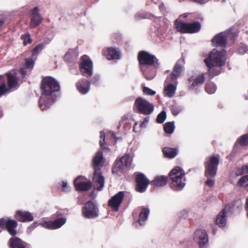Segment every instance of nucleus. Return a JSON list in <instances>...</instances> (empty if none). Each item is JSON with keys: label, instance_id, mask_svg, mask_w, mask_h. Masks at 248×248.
<instances>
[{"label": "nucleus", "instance_id": "obj_1", "mask_svg": "<svg viewBox=\"0 0 248 248\" xmlns=\"http://www.w3.org/2000/svg\"><path fill=\"white\" fill-rule=\"evenodd\" d=\"M42 94L39 100L40 108L44 110L49 108L55 98V93L60 89L58 82L53 78L46 77L41 83Z\"/></svg>", "mask_w": 248, "mask_h": 248}, {"label": "nucleus", "instance_id": "obj_2", "mask_svg": "<svg viewBox=\"0 0 248 248\" xmlns=\"http://www.w3.org/2000/svg\"><path fill=\"white\" fill-rule=\"evenodd\" d=\"M225 55L224 50L218 51L216 49H213L208 57L204 60V62L208 68V73L211 78L220 73V67L225 64Z\"/></svg>", "mask_w": 248, "mask_h": 248}, {"label": "nucleus", "instance_id": "obj_3", "mask_svg": "<svg viewBox=\"0 0 248 248\" xmlns=\"http://www.w3.org/2000/svg\"><path fill=\"white\" fill-rule=\"evenodd\" d=\"M104 158L103 153L98 151L93 157V159L94 173L93 180L94 187L98 190H101L104 186L105 180L101 172V168L103 165Z\"/></svg>", "mask_w": 248, "mask_h": 248}, {"label": "nucleus", "instance_id": "obj_4", "mask_svg": "<svg viewBox=\"0 0 248 248\" xmlns=\"http://www.w3.org/2000/svg\"><path fill=\"white\" fill-rule=\"evenodd\" d=\"M138 60L140 63V68L147 80H151L154 78L155 74L153 73L151 76H148L146 73L147 68L149 67H156L158 65L156 58L154 56L146 51L140 52L138 55Z\"/></svg>", "mask_w": 248, "mask_h": 248}, {"label": "nucleus", "instance_id": "obj_5", "mask_svg": "<svg viewBox=\"0 0 248 248\" xmlns=\"http://www.w3.org/2000/svg\"><path fill=\"white\" fill-rule=\"evenodd\" d=\"M169 176L172 182L171 188L175 191L181 190L186 185V178L183 170L176 167L170 173Z\"/></svg>", "mask_w": 248, "mask_h": 248}, {"label": "nucleus", "instance_id": "obj_6", "mask_svg": "<svg viewBox=\"0 0 248 248\" xmlns=\"http://www.w3.org/2000/svg\"><path fill=\"white\" fill-rule=\"evenodd\" d=\"M8 79V86L5 83V79L3 76H0V96L4 93L9 92L10 89L16 88L17 86V79L13 72L7 74Z\"/></svg>", "mask_w": 248, "mask_h": 248}, {"label": "nucleus", "instance_id": "obj_7", "mask_svg": "<svg viewBox=\"0 0 248 248\" xmlns=\"http://www.w3.org/2000/svg\"><path fill=\"white\" fill-rule=\"evenodd\" d=\"M175 26L177 31L183 33H193L198 32L201 28L198 22L186 23L177 19L175 21Z\"/></svg>", "mask_w": 248, "mask_h": 248}, {"label": "nucleus", "instance_id": "obj_8", "mask_svg": "<svg viewBox=\"0 0 248 248\" xmlns=\"http://www.w3.org/2000/svg\"><path fill=\"white\" fill-rule=\"evenodd\" d=\"M218 163V155H214L207 158L205 164L206 177H214L216 176Z\"/></svg>", "mask_w": 248, "mask_h": 248}, {"label": "nucleus", "instance_id": "obj_9", "mask_svg": "<svg viewBox=\"0 0 248 248\" xmlns=\"http://www.w3.org/2000/svg\"><path fill=\"white\" fill-rule=\"evenodd\" d=\"M134 108L137 112L145 115H149L153 111L154 107L148 101L141 97H138L135 101Z\"/></svg>", "mask_w": 248, "mask_h": 248}, {"label": "nucleus", "instance_id": "obj_10", "mask_svg": "<svg viewBox=\"0 0 248 248\" xmlns=\"http://www.w3.org/2000/svg\"><path fill=\"white\" fill-rule=\"evenodd\" d=\"M83 216L88 218H94L98 216V209L92 201H89L82 208Z\"/></svg>", "mask_w": 248, "mask_h": 248}, {"label": "nucleus", "instance_id": "obj_11", "mask_svg": "<svg viewBox=\"0 0 248 248\" xmlns=\"http://www.w3.org/2000/svg\"><path fill=\"white\" fill-rule=\"evenodd\" d=\"M132 162L130 156L128 155H125L120 160H116L115 162V166L112 169L114 173L118 174L124 169V167L129 166Z\"/></svg>", "mask_w": 248, "mask_h": 248}, {"label": "nucleus", "instance_id": "obj_12", "mask_svg": "<svg viewBox=\"0 0 248 248\" xmlns=\"http://www.w3.org/2000/svg\"><path fill=\"white\" fill-rule=\"evenodd\" d=\"M80 64V71L84 76L90 77L93 75V62L86 55L81 58Z\"/></svg>", "mask_w": 248, "mask_h": 248}, {"label": "nucleus", "instance_id": "obj_13", "mask_svg": "<svg viewBox=\"0 0 248 248\" xmlns=\"http://www.w3.org/2000/svg\"><path fill=\"white\" fill-rule=\"evenodd\" d=\"M17 226V222L10 219L0 218V227L6 229L8 232L12 235H15L17 232L16 228Z\"/></svg>", "mask_w": 248, "mask_h": 248}, {"label": "nucleus", "instance_id": "obj_14", "mask_svg": "<svg viewBox=\"0 0 248 248\" xmlns=\"http://www.w3.org/2000/svg\"><path fill=\"white\" fill-rule=\"evenodd\" d=\"M171 78H167L165 81L164 93L168 97H173L176 92L177 81H172Z\"/></svg>", "mask_w": 248, "mask_h": 248}, {"label": "nucleus", "instance_id": "obj_15", "mask_svg": "<svg viewBox=\"0 0 248 248\" xmlns=\"http://www.w3.org/2000/svg\"><path fill=\"white\" fill-rule=\"evenodd\" d=\"M74 185L78 191H88L92 187V183L84 177L79 176L75 180Z\"/></svg>", "mask_w": 248, "mask_h": 248}, {"label": "nucleus", "instance_id": "obj_16", "mask_svg": "<svg viewBox=\"0 0 248 248\" xmlns=\"http://www.w3.org/2000/svg\"><path fill=\"white\" fill-rule=\"evenodd\" d=\"M194 240L198 243L201 248H203L208 242V237L206 232L202 229L196 230L194 234Z\"/></svg>", "mask_w": 248, "mask_h": 248}, {"label": "nucleus", "instance_id": "obj_17", "mask_svg": "<svg viewBox=\"0 0 248 248\" xmlns=\"http://www.w3.org/2000/svg\"><path fill=\"white\" fill-rule=\"evenodd\" d=\"M136 181L137 183L136 190L140 192H144L149 184V180L142 173L136 174Z\"/></svg>", "mask_w": 248, "mask_h": 248}, {"label": "nucleus", "instance_id": "obj_18", "mask_svg": "<svg viewBox=\"0 0 248 248\" xmlns=\"http://www.w3.org/2000/svg\"><path fill=\"white\" fill-rule=\"evenodd\" d=\"M124 193L123 191H120L113 196L108 201V205L115 211H118L121 205L124 197Z\"/></svg>", "mask_w": 248, "mask_h": 248}, {"label": "nucleus", "instance_id": "obj_19", "mask_svg": "<svg viewBox=\"0 0 248 248\" xmlns=\"http://www.w3.org/2000/svg\"><path fill=\"white\" fill-rule=\"evenodd\" d=\"M65 218H60L53 221H45L41 223V225L45 228L48 229H56L62 227L66 222Z\"/></svg>", "mask_w": 248, "mask_h": 248}, {"label": "nucleus", "instance_id": "obj_20", "mask_svg": "<svg viewBox=\"0 0 248 248\" xmlns=\"http://www.w3.org/2000/svg\"><path fill=\"white\" fill-rule=\"evenodd\" d=\"M43 18L39 13L37 7L34 8L31 12L30 27L33 29L38 26L42 21Z\"/></svg>", "mask_w": 248, "mask_h": 248}, {"label": "nucleus", "instance_id": "obj_21", "mask_svg": "<svg viewBox=\"0 0 248 248\" xmlns=\"http://www.w3.org/2000/svg\"><path fill=\"white\" fill-rule=\"evenodd\" d=\"M184 60H179L175 63L172 74L167 78H171L172 81H177V78L180 77L183 70Z\"/></svg>", "mask_w": 248, "mask_h": 248}, {"label": "nucleus", "instance_id": "obj_22", "mask_svg": "<svg viewBox=\"0 0 248 248\" xmlns=\"http://www.w3.org/2000/svg\"><path fill=\"white\" fill-rule=\"evenodd\" d=\"M227 33L221 32L216 35L212 39L213 44L217 46H224L227 41Z\"/></svg>", "mask_w": 248, "mask_h": 248}, {"label": "nucleus", "instance_id": "obj_23", "mask_svg": "<svg viewBox=\"0 0 248 248\" xmlns=\"http://www.w3.org/2000/svg\"><path fill=\"white\" fill-rule=\"evenodd\" d=\"M78 90L82 94L87 93L90 89V83L85 79L80 80L76 83Z\"/></svg>", "mask_w": 248, "mask_h": 248}, {"label": "nucleus", "instance_id": "obj_24", "mask_svg": "<svg viewBox=\"0 0 248 248\" xmlns=\"http://www.w3.org/2000/svg\"><path fill=\"white\" fill-rule=\"evenodd\" d=\"M204 80V77L203 74H202L195 77L192 76L189 78L188 82L191 83L189 85V88L192 89L198 87L203 83Z\"/></svg>", "mask_w": 248, "mask_h": 248}, {"label": "nucleus", "instance_id": "obj_25", "mask_svg": "<svg viewBox=\"0 0 248 248\" xmlns=\"http://www.w3.org/2000/svg\"><path fill=\"white\" fill-rule=\"evenodd\" d=\"M16 218L21 222L31 221L33 219V217L31 213L20 210L16 212Z\"/></svg>", "mask_w": 248, "mask_h": 248}, {"label": "nucleus", "instance_id": "obj_26", "mask_svg": "<svg viewBox=\"0 0 248 248\" xmlns=\"http://www.w3.org/2000/svg\"><path fill=\"white\" fill-rule=\"evenodd\" d=\"M150 212V210L148 208L142 207L139 215V219L138 221L135 222L134 225L138 227V225L140 226L143 225V222L147 220Z\"/></svg>", "mask_w": 248, "mask_h": 248}, {"label": "nucleus", "instance_id": "obj_27", "mask_svg": "<svg viewBox=\"0 0 248 248\" xmlns=\"http://www.w3.org/2000/svg\"><path fill=\"white\" fill-rule=\"evenodd\" d=\"M107 58L110 60L119 59L121 57V53L119 50L113 47H108L105 52Z\"/></svg>", "mask_w": 248, "mask_h": 248}, {"label": "nucleus", "instance_id": "obj_28", "mask_svg": "<svg viewBox=\"0 0 248 248\" xmlns=\"http://www.w3.org/2000/svg\"><path fill=\"white\" fill-rule=\"evenodd\" d=\"M11 248H26L27 245L17 237L11 238L9 241Z\"/></svg>", "mask_w": 248, "mask_h": 248}, {"label": "nucleus", "instance_id": "obj_29", "mask_svg": "<svg viewBox=\"0 0 248 248\" xmlns=\"http://www.w3.org/2000/svg\"><path fill=\"white\" fill-rule=\"evenodd\" d=\"M216 224L219 227H224L226 223V213L225 209H223L216 217Z\"/></svg>", "mask_w": 248, "mask_h": 248}, {"label": "nucleus", "instance_id": "obj_30", "mask_svg": "<svg viewBox=\"0 0 248 248\" xmlns=\"http://www.w3.org/2000/svg\"><path fill=\"white\" fill-rule=\"evenodd\" d=\"M168 182V177L165 176H158L156 177L151 182L152 185L156 186H162L166 185Z\"/></svg>", "mask_w": 248, "mask_h": 248}, {"label": "nucleus", "instance_id": "obj_31", "mask_svg": "<svg viewBox=\"0 0 248 248\" xmlns=\"http://www.w3.org/2000/svg\"><path fill=\"white\" fill-rule=\"evenodd\" d=\"M162 152L165 157L170 158H174L177 155V150L175 148L165 147L163 149Z\"/></svg>", "mask_w": 248, "mask_h": 248}, {"label": "nucleus", "instance_id": "obj_32", "mask_svg": "<svg viewBox=\"0 0 248 248\" xmlns=\"http://www.w3.org/2000/svg\"><path fill=\"white\" fill-rule=\"evenodd\" d=\"M34 66V62L31 58L26 59L25 67L20 69V72L21 74L24 76L26 75L27 72L26 69H32Z\"/></svg>", "mask_w": 248, "mask_h": 248}, {"label": "nucleus", "instance_id": "obj_33", "mask_svg": "<svg viewBox=\"0 0 248 248\" xmlns=\"http://www.w3.org/2000/svg\"><path fill=\"white\" fill-rule=\"evenodd\" d=\"M174 124L173 122H168L164 126L165 132L169 134H172L174 130Z\"/></svg>", "mask_w": 248, "mask_h": 248}, {"label": "nucleus", "instance_id": "obj_34", "mask_svg": "<svg viewBox=\"0 0 248 248\" xmlns=\"http://www.w3.org/2000/svg\"><path fill=\"white\" fill-rule=\"evenodd\" d=\"M235 144H239L242 146L248 145V134L242 135L239 138Z\"/></svg>", "mask_w": 248, "mask_h": 248}, {"label": "nucleus", "instance_id": "obj_35", "mask_svg": "<svg viewBox=\"0 0 248 248\" xmlns=\"http://www.w3.org/2000/svg\"><path fill=\"white\" fill-rule=\"evenodd\" d=\"M216 90V86L213 83H209L206 85L205 91L209 94L214 93Z\"/></svg>", "mask_w": 248, "mask_h": 248}, {"label": "nucleus", "instance_id": "obj_36", "mask_svg": "<svg viewBox=\"0 0 248 248\" xmlns=\"http://www.w3.org/2000/svg\"><path fill=\"white\" fill-rule=\"evenodd\" d=\"M166 118V113L165 111H162L157 116L156 122L157 123H163Z\"/></svg>", "mask_w": 248, "mask_h": 248}, {"label": "nucleus", "instance_id": "obj_37", "mask_svg": "<svg viewBox=\"0 0 248 248\" xmlns=\"http://www.w3.org/2000/svg\"><path fill=\"white\" fill-rule=\"evenodd\" d=\"M21 38L23 41L24 46H26L27 44L31 43V40L30 37V35L28 32L25 33L24 35H22L21 37Z\"/></svg>", "mask_w": 248, "mask_h": 248}, {"label": "nucleus", "instance_id": "obj_38", "mask_svg": "<svg viewBox=\"0 0 248 248\" xmlns=\"http://www.w3.org/2000/svg\"><path fill=\"white\" fill-rule=\"evenodd\" d=\"M44 45L42 43L38 45L33 50L32 56L36 55L38 53L41 51L44 48Z\"/></svg>", "mask_w": 248, "mask_h": 248}, {"label": "nucleus", "instance_id": "obj_39", "mask_svg": "<svg viewBox=\"0 0 248 248\" xmlns=\"http://www.w3.org/2000/svg\"><path fill=\"white\" fill-rule=\"evenodd\" d=\"M245 183H248V175L243 176L239 180L237 185L242 186Z\"/></svg>", "mask_w": 248, "mask_h": 248}, {"label": "nucleus", "instance_id": "obj_40", "mask_svg": "<svg viewBox=\"0 0 248 248\" xmlns=\"http://www.w3.org/2000/svg\"><path fill=\"white\" fill-rule=\"evenodd\" d=\"M143 92L144 94L150 95H154L155 94V91H153L146 87H144L143 88Z\"/></svg>", "mask_w": 248, "mask_h": 248}, {"label": "nucleus", "instance_id": "obj_41", "mask_svg": "<svg viewBox=\"0 0 248 248\" xmlns=\"http://www.w3.org/2000/svg\"><path fill=\"white\" fill-rule=\"evenodd\" d=\"M248 173V164L243 165L241 168V172L236 173V175L239 176L242 174Z\"/></svg>", "mask_w": 248, "mask_h": 248}, {"label": "nucleus", "instance_id": "obj_42", "mask_svg": "<svg viewBox=\"0 0 248 248\" xmlns=\"http://www.w3.org/2000/svg\"><path fill=\"white\" fill-rule=\"evenodd\" d=\"M100 144L102 148H103V145L104 144L105 140V134L103 131H101L100 132Z\"/></svg>", "mask_w": 248, "mask_h": 248}, {"label": "nucleus", "instance_id": "obj_43", "mask_svg": "<svg viewBox=\"0 0 248 248\" xmlns=\"http://www.w3.org/2000/svg\"><path fill=\"white\" fill-rule=\"evenodd\" d=\"M149 117H145L143 121L140 124V127L141 128H145L146 127V124H148V123L149 122Z\"/></svg>", "mask_w": 248, "mask_h": 248}, {"label": "nucleus", "instance_id": "obj_44", "mask_svg": "<svg viewBox=\"0 0 248 248\" xmlns=\"http://www.w3.org/2000/svg\"><path fill=\"white\" fill-rule=\"evenodd\" d=\"M62 188L63 191L65 192H69L70 190V188L67 186V183L65 182L62 183Z\"/></svg>", "mask_w": 248, "mask_h": 248}, {"label": "nucleus", "instance_id": "obj_45", "mask_svg": "<svg viewBox=\"0 0 248 248\" xmlns=\"http://www.w3.org/2000/svg\"><path fill=\"white\" fill-rule=\"evenodd\" d=\"M206 185L210 187H212L214 186L215 184V181L213 179H208L205 182Z\"/></svg>", "mask_w": 248, "mask_h": 248}, {"label": "nucleus", "instance_id": "obj_46", "mask_svg": "<svg viewBox=\"0 0 248 248\" xmlns=\"http://www.w3.org/2000/svg\"><path fill=\"white\" fill-rule=\"evenodd\" d=\"M99 78L98 76H94L91 80V83L95 84L99 80Z\"/></svg>", "mask_w": 248, "mask_h": 248}, {"label": "nucleus", "instance_id": "obj_47", "mask_svg": "<svg viewBox=\"0 0 248 248\" xmlns=\"http://www.w3.org/2000/svg\"><path fill=\"white\" fill-rule=\"evenodd\" d=\"M36 226H37V223H36V222H35V223H34L33 224H32V225H31V226H30L28 228V229L29 230L31 231V230H32L34 228H35Z\"/></svg>", "mask_w": 248, "mask_h": 248}, {"label": "nucleus", "instance_id": "obj_48", "mask_svg": "<svg viewBox=\"0 0 248 248\" xmlns=\"http://www.w3.org/2000/svg\"><path fill=\"white\" fill-rule=\"evenodd\" d=\"M246 210L247 212V216L248 217V197L246 199Z\"/></svg>", "mask_w": 248, "mask_h": 248}, {"label": "nucleus", "instance_id": "obj_49", "mask_svg": "<svg viewBox=\"0 0 248 248\" xmlns=\"http://www.w3.org/2000/svg\"><path fill=\"white\" fill-rule=\"evenodd\" d=\"M69 56V52H68L67 53H66V54L64 56V59L66 60V61H68V58Z\"/></svg>", "mask_w": 248, "mask_h": 248}, {"label": "nucleus", "instance_id": "obj_50", "mask_svg": "<svg viewBox=\"0 0 248 248\" xmlns=\"http://www.w3.org/2000/svg\"><path fill=\"white\" fill-rule=\"evenodd\" d=\"M137 123H136L134 124V126H133V130H134L135 132H138V130H136V126L137 125Z\"/></svg>", "mask_w": 248, "mask_h": 248}, {"label": "nucleus", "instance_id": "obj_51", "mask_svg": "<svg viewBox=\"0 0 248 248\" xmlns=\"http://www.w3.org/2000/svg\"><path fill=\"white\" fill-rule=\"evenodd\" d=\"M187 16H188V14L187 13H185L183 15L181 16H183L184 18H186Z\"/></svg>", "mask_w": 248, "mask_h": 248}, {"label": "nucleus", "instance_id": "obj_52", "mask_svg": "<svg viewBox=\"0 0 248 248\" xmlns=\"http://www.w3.org/2000/svg\"><path fill=\"white\" fill-rule=\"evenodd\" d=\"M4 21L3 20H0V27L4 24Z\"/></svg>", "mask_w": 248, "mask_h": 248}, {"label": "nucleus", "instance_id": "obj_53", "mask_svg": "<svg viewBox=\"0 0 248 248\" xmlns=\"http://www.w3.org/2000/svg\"><path fill=\"white\" fill-rule=\"evenodd\" d=\"M245 188L246 190L248 191V183L245 185Z\"/></svg>", "mask_w": 248, "mask_h": 248}, {"label": "nucleus", "instance_id": "obj_54", "mask_svg": "<svg viewBox=\"0 0 248 248\" xmlns=\"http://www.w3.org/2000/svg\"><path fill=\"white\" fill-rule=\"evenodd\" d=\"M213 234H215V233H216V230H214L213 231Z\"/></svg>", "mask_w": 248, "mask_h": 248}, {"label": "nucleus", "instance_id": "obj_55", "mask_svg": "<svg viewBox=\"0 0 248 248\" xmlns=\"http://www.w3.org/2000/svg\"><path fill=\"white\" fill-rule=\"evenodd\" d=\"M246 99H247V100H248V96H246Z\"/></svg>", "mask_w": 248, "mask_h": 248}, {"label": "nucleus", "instance_id": "obj_56", "mask_svg": "<svg viewBox=\"0 0 248 248\" xmlns=\"http://www.w3.org/2000/svg\"><path fill=\"white\" fill-rule=\"evenodd\" d=\"M179 0V1H180V2L184 1V0Z\"/></svg>", "mask_w": 248, "mask_h": 248}, {"label": "nucleus", "instance_id": "obj_57", "mask_svg": "<svg viewBox=\"0 0 248 248\" xmlns=\"http://www.w3.org/2000/svg\"><path fill=\"white\" fill-rule=\"evenodd\" d=\"M112 135L114 137V134L113 133L112 134Z\"/></svg>", "mask_w": 248, "mask_h": 248}]
</instances>
